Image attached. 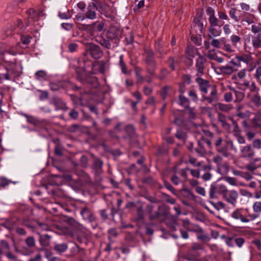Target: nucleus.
Returning <instances> with one entry per match:
<instances>
[{"mask_svg": "<svg viewBox=\"0 0 261 261\" xmlns=\"http://www.w3.org/2000/svg\"><path fill=\"white\" fill-rule=\"evenodd\" d=\"M253 47L257 49L261 47V33L251 37Z\"/></svg>", "mask_w": 261, "mask_h": 261, "instance_id": "15", "label": "nucleus"}, {"mask_svg": "<svg viewBox=\"0 0 261 261\" xmlns=\"http://www.w3.org/2000/svg\"><path fill=\"white\" fill-rule=\"evenodd\" d=\"M25 28V27L24 26V25L22 23V22L20 20L17 19L16 28H14V29H19L20 31H22L24 30Z\"/></svg>", "mask_w": 261, "mask_h": 261, "instance_id": "47", "label": "nucleus"}, {"mask_svg": "<svg viewBox=\"0 0 261 261\" xmlns=\"http://www.w3.org/2000/svg\"><path fill=\"white\" fill-rule=\"evenodd\" d=\"M234 241L236 245L239 247H241L244 243V240L241 238H236L234 239Z\"/></svg>", "mask_w": 261, "mask_h": 261, "instance_id": "49", "label": "nucleus"}, {"mask_svg": "<svg viewBox=\"0 0 261 261\" xmlns=\"http://www.w3.org/2000/svg\"><path fill=\"white\" fill-rule=\"evenodd\" d=\"M31 37L29 36H22L21 37V41L23 44H28L31 41Z\"/></svg>", "mask_w": 261, "mask_h": 261, "instance_id": "45", "label": "nucleus"}, {"mask_svg": "<svg viewBox=\"0 0 261 261\" xmlns=\"http://www.w3.org/2000/svg\"><path fill=\"white\" fill-rule=\"evenodd\" d=\"M238 197L239 193L237 191L228 190L227 189L222 198L226 202L234 207L237 203Z\"/></svg>", "mask_w": 261, "mask_h": 261, "instance_id": "4", "label": "nucleus"}, {"mask_svg": "<svg viewBox=\"0 0 261 261\" xmlns=\"http://www.w3.org/2000/svg\"><path fill=\"white\" fill-rule=\"evenodd\" d=\"M103 163L100 160H96L94 162V166L97 169H100L102 166Z\"/></svg>", "mask_w": 261, "mask_h": 261, "instance_id": "60", "label": "nucleus"}, {"mask_svg": "<svg viewBox=\"0 0 261 261\" xmlns=\"http://www.w3.org/2000/svg\"><path fill=\"white\" fill-rule=\"evenodd\" d=\"M195 190L196 192L200 195L205 196L206 195L205 189L203 187L197 186L195 188Z\"/></svg>", "mask_w": 261, "mask_h": 261, "instance_id": "43", "label": "nucleus"}, {"mask_svg": "<svg viewBox=\"0 0 261 261\" xmlns=\"http://www.w3.org/2000/svg\"><path fill=\"white\" fill-rule=\"evenodd\" d=\"M207 15L208 16V21L210 26H216L218 25V19L215 16V11L211 7H208L206 10Z\"/></svg>", "mask_w": 261, "mask_h": 261, "instance_id": "12", "label": "nucleus"}, {"mask_svg": "<svg viewBox=\"0 0 261 261\" xmlns=\"http://www.w3.org/2000/svg\"><path fill=\"white\" fill-rule=\"evenodd\" d=\"M94 30L97 32H100L104 29V23L102 22H95L94 24Z\"/></svg>", "mask_w": 261, "mask_h": 261, "instance_id": "33", "label": "nucleus"}, {"mask_svg": "<svg viewBox=\"0 0 261 261\" xmlns=\"http://www.w3.org/2000/svg\"><path fill=\"white\" fill-rule=\"evenodd\" d=\"M217 107L219 109L224 112H227L231 109V106L221 103H218L217 104Z\"/></svg>", "mask_w": 261, "mask_h": 261, "instance_id": "28", "label": "nucleus"}, {"mask_svg": "<svg viewBox=\"0 0 261 261\" xmlns=\"http://www.w3.org/2000/svg\"><path fill=\"white\" fill-rule=\"evenodd\" d=\"M91 55L95 59L99 58L101 55V52L99 48L95 46L94 47V49L91 51Z\"/></svg>", "mask_w": 261, "mask_h": 261, "instance_id": "26", "label": "nucleus"}, {"mask_svg": "<svg viewBox=\"0 0 261 261\" xmlns=\"http://www.w3.org/2000/svg\"><path fill=\"white\" fill-rule=\"evenodd\" d=\"M41 255L39 253L36 255L34 257L31 258L28 261H40L41 259Z\"/></svg>", "mask_w": 261, "mask_h": 261, "instance_id": "64", "label": "nucleus"}, {"mask_svg": "<svg viewBox=\"0 0 261 261\" xmlns=\"http://www.w3.org/2000/svg\"><path fill=\"white\" fill-rule=\"evenodd\" d=\"M45 257L49 261H56L57 257L53 255V254L49 251L45 252Z\"/></svg>", "mask_w": 261, "mask_h": 261, "instance_id": "39", "label": "nucleus"}, {"mask_svg": "<svg viewBox=\"0 0 261 261\" xmlns=\"http://www.w3.org/2000/svg\"><path fill=\"white\" fill-rule=\"evenodd\" d=\"M10 79V74L8 71H7L6 73H0V83H2L4 80H9Z\"/></svg>", "mask_w": 261, "mask_h": 261, "instance_id": "46", "label": "nucleus"}, {"mask_svg": "<svg viewBox=\"0 0 261 261\" xmlns=\"http://www.w3.org/2000/svg\"><path fill=\"white\" fill-rule=\"evenodd\" d=\"M251 31L253 34H260L261 33V27L259 24H253L251 26Z\"/></svg>", "mask_w": 261, "mask_h": 261, "instance_id": "25", "label": "nucleus"}, {"mask_svg": "<svg viewBox=\"0 0 261 261\" xmlns=\"http://www.w3.org/2000/svg\"><path fill=\"white\" fill-rule=\"evenodd\" d=\"M22 115L27 118L28 122L32 123L35 126H37L39 124V121L36 118L29 116L25 114H23Z\"/></svg>", "mask_w": 261, "mask_h": 261, "instance_id": "21", "label": "nucleus"}, {"mask_svg": "<svg viewBox=\"0 0 261 261\" xmlns=\"http://www.w3.org/2000/svg\"><path fill=\"white\" fill-rule=\"evenodd\" d=\"M189 96L190 98L193 101H196L198 99V97L196 93L193 91H190L189 92Z\"/></svg>", "mask_w": 261, "mask_h": 261, "instance_id": "55", "label": "nucleus"}, {"mask_svg": "<svg viewBox=\"0 0 261 261\" xmlns=\"http://www.w3.org/2000/svg\"><path fill=\"white\" fill-rule=\"evenodd\" d=\"M205 58L199 55L198 58L196 60V66L197 70V75L200 76L203 73V64L205 62Z\"/></svg>", "mask_w": 261, "mask_h": 261, "instance_id": "13", "label": "nucleus"}, {"mask_svg": "<svg viewBox=\"0 0 261 261\" xmlns=\"http://www.w3.org/2000/svg\"><path fill=\"white\" fill-rule=\"evenodd\" d=\"M144 6V0L140 1L138 4L134 8L135 12H138Z\"/></svg>", "mask_w": 261, "mask_h": 261, "instance_id": "44", "label": "nucleus"}, {"mask_svg": "<svg viewBox=\"0 0 261 261\" xmlns=\"http://www.w3.org/2000/svg\"><path fill=\"white\" fill-rule=\"evenodd\" d=\"M240 193L242 196H245L248 198H251L252 197V193L245 189H240Z\"/></svg>", "mask_w": 261, "mask_h": 261, "instance_id": "41", "label": "nucleus"}, {"mask_svg": "<svg viewBox=\"0 0 261 261\" xmlns=\"http://www.w3.org/2000/svg\"><path fill=\"white\" fill-rule=\"evenodd\" d=\"M179 104L185 108L189 107V102L188 99L183 95H179Z\"/></svg>", "mask_w": 261, "mask_h": 261, "instance_id": "24", "label": "nucleus"}, {"mask_svg": "<svg viewBox=\"0 0 261 261\" xmlns=\"http://www.w3.org/2000/svg\"><path fill=\"white\" fill-rule=\"evenodd\" d=\"M227 187L224 185L221 184H212L211 185L209 190V196L211 199H216L218 195H222L223 197Z\"/></svg>", "mask_w": 261, "mask_h": 261, "instance_id": "3", "label": "nucleus"}, {"mask_svg": "<svg viewBox=\"0 0 261 261\" xmlns=\"http://www.w3.org/2000/svg\"><path fill=\"white\" fill-rule=\"evenodd\" d=\"M218 16L220 19L223 20H226L228 19V16L223 11H219L218 13Z\"/></svg>", "mask_w": 261, "mask_h": 261, "instance_id": "58", "label": "nucleus"}, {"mask_svg": "<svg viewBox=\"0 0 261 261\" xmlns=\"http://www.w3.org/2000/svg\"><path fill=\"white\" fill-rule=\"evenodd\" d=\"M233 46L232 44H230L229 43H225L224 44L223 46V49L227 52L229 53H232L234 51V49L233 48Z\"/></svg>", "mask_w": 261, "mask_h": 261, "instance_id": "34", "label": "nucleus"}, {"mask_svg": "<svg viewBox=\"0 0 261 261\" xmlns=\"http://www.w3.org/2000/svg\"><path fill=\"white\" fill-rule=\"evenodd\" d=\"M251 101L254 103L256 107H259L261 105L260 97L258 95H254Z\"/></svg>", "mask_w": 261, "mask_h": 261, "instance_id": "30", "label": "nucleus"}, {"mask_svg": "<svg viewBox=\"0 0 261 261\" xmlns=\"http://www.w3.org/2000/svg\"><path fill=\"white\" fill-rule=\"evenodd\" d=\"M238 65L234 59H232L225 65L220 67L221 72L225 74H231L237 70Z\"/></svg>", "mask_w": 261, "mask_h": 261, "instance_id": "8", "label": "nucleus"}, {"mask_svg": "<svg viewBox=\"0 0 261 261\" xmlns=\"http://www.w3.org/2000/svg\"><path fill=\"white\" fill-rule=\"evenodd\" d=\"M28 15L29 16L30 19H33L35 21L36 20V16H38L39 14H38L34 9H30L27 12Z\"/></svg>", "mask_w": 261, "mask_h": 261, "instance_id": "32", "label": "nucleus"}, {"mask_svg": "<svg viewBox=\"0 0 261 261\" xmlns=\"http://www.w3.org/2000/svg\"><path fill=\"white\" fill-rule=\"evenodd\" d=\"M184 227L190 231H195L198 233H201L202 232V229L198 227H196L195 228H191L190 227V223L188 220H184L182 221Z\"/></svg>", "mask_w": 261, "mask_h": 261, "instance_id": "16", "label": "nucleus"}, {"mask_svg": "<svg viewBox=\"0 0 261 261\" xmlns=\"http://www.w3.org/2000/svg\"><path fill=\"white\" fill-rule=\"evenodd\" d=\"M247 89H249L252 92H255L256 91V87L254 82L252 81Z\"/></svg>", "mask_w": 261, "mask_h": 261, "instance_id": "52", "label": "nucleus"}, {"mask_svg": "<svg viewBox=\"0 0 261 261\" xmlns=\"http://www.w3.org/2000/svg\"><path fill=\"white\" fill-rule=\"evenodd\" d=\"M49 86L50 89L53 91H57L59 90L61 87L60 85L59 84L51 83L49 84Z\"/></svg>", "mask_w": 261, "mask_h": 261, "instance_id": "51", "label": "nucleus"}, {"mask_svg": "<svg viewBox=\"0 0 261 261\" xmlns=\"http://www.w3.org/2000/svg\"><path fill=\"white\" fill-rule=\"evenodd\" d=\"M236 10L234 8H231L229 10V14L230 17L232 18L234 21H239L238 17L236 15Z\"/></svg>", "mask_w": 261, "mask_h": 261, "instance_id": "36", "label": "nucleus"}, {"mask_svg": "<svg viewBox=\"0 0 261 261\" xmlns=\"http://www.w3.org/2000/svg\"><path fill=\"white\" fill-rule=\"evenodd\" d=\"M75 19L78 21H81L84 20L86 17L85 16V14H82V13H78L75 15Z\"/></svg>", "mask_w": 261, "mask_h": 261, "instance_id": "53", "label": "nucleus"}, {"mask_svg": "<svg viewBox=\"0 0 261 261\" xmlns=\"http://www.w3.org/2000/svg\"><path fill=\"white\" fill-rule=\"evenodd\" d=\"M253 210L255 213L261 212V202H255L252 206Z\"/></svg>", "mask_w": 261, "mask_h": 261, "instance_id": "35", "label": "nucleus"}, {"mask_svg": "<svg viewBox=\"0 0 261 261\" xmlns=\"http://www.w3.org/2000/svg\"><path fill=\"white\" fill-rule=\"evenodd\" d=\"M246 75V70L242 69L239 71L237 73V77L239 79V81L244 80Z\"/></svg>", "mask_w": 261, "mask_h": 261, "instance_id": "40", "label": "nucleus"}, {"mask_svg": "<svg viewBox=\"0 0 261 261\" xmlns=\"http://www.w3.org/2000/svg\"><path fill=\"white\" fill-rule=\"evenodd\" d=\"M211 44L213 46H214L215 47L219 48L221 45V42H220V40H219L218 39H214L212 40V41L211 42Z\"/></svg>", "mask_w": 261, "mask_h": 261, "instance_id": "54", "label": "nucleus"}, {"mask_svg": "<svg viewBox=\"0 0 261 261\" xmlns=\"http://www.w3.org/2000/svg\"><path fill=\"white\" fill-rule=\"evenodd\" d=\"M53 103L57 107V110L64 109L65 107V104L60 99L54 100Z\"/></svg>", "mask_w": 261, "mask_h": 261, "instance_id": "27", "label": "nucleus"}, {"mask_svg": "<svg viewBox=\"0 0 261 261\" xmlns=\"http://www.w3.org/2000/svg\"><path fill=\"white\" fill-rule=\"evenodd\" d=\"M0 255L2 254L3 252L7 251L9 250V246L7 242L4 240L0 241Z\"/></svg>", "mask_w": 261, "mask_h": 261, "instance_id": "22", "label": "nucleus"}, {"mask_svg": "<svg viewBox=\"0 0 261 261\" xmlns=\"http://www.w3.org/2000/svg\"><path fill=\"white\" fill-rule=\"evenodd\" d=\"M196 82L199 85L200 91L202 93V95L208 92L209 89L212 87L211 86L208 82L200 77L196 79Z\"/></svg>", "mask_w": 261, "mask_h": 261, "instance_id": "10", "label": "nucleus"}, {"mask_svg": "<svg viewBox=\"0 0 261 261\" xmlns=\"http://www.w3.org/2000/svg\"><path fill=\"white\" fill-rule=\"evenodd\" d=\"M58 16L60 18L63 19H68L71 17V15L66 12H59Z\"/></svg>", "mask_w": 261, "mask_h": 261, "instance_id": "38", "label": "nucleus"}, {"mask_svg": "<svg viewBox=\"0 0 261 261\" xmlns=\"http://www.w3.org/2000/svg\"><path fill=\"white\" fill-rule=\"evenodd\" d=\"M253 146L256 148H261V141L259 139H255L253 142Z\"/></svg>", "mask_w": 261, "mask_h": 261, "instance_id": "57", "label": "nucleus"}, {"mask_svg": "<svg viewBox=\"0 0 261 261\" xmlns=\"http://www.w3.org/2000/svg\"><path fill=\"white\" fill-rule=\"evenodd\" d=\"M68 248L67 245L65 243L57 244L55 245L54 249L59 253L65 252Z\"/></svg>", "mask_w": 261, "mask_h": 261, "instance_id": "18", "label": "nucleus"}, {"mask_svg": "<svg viewBox=\"0 0 261 261\" xmlns=\"http://www.w3.org/2000/svg\"><path fill=\"white\" fill-rule=\"evenodd\" d=\"M231 217L235 220H240L243 223H248L255 220L257 216L249 214L247 209L237 208L231 214Z\"/></svg>", "mask_w": 261, "mask_h": 261, "instance_id": "1", "label": "nucleus"}, {"mask_svg": "<svg viewBox=\"0 0 261 261\" xmlns=\"http://www.w3.org/2000/svg\"><path fill=\"white\" fill-rule=\"evenodd\" d=\"M186 53L190 60H192L193 58H194L196 55H198L197 49L191 46H188L187 47Z\"/></svg>", "mask_w": 261, "mask_h": 261, "instance_id": "17", "label": "nucleus"}, {"mask_svg": "<svg viewBox=\"0 0 261 261\" xmlns=\"http://www.w3.org/2000/svg\"><path fill=\"white\" fill-rule=\"evenodd\" d=\"M202 179L205 180H209L212 178V174L209 172L205 173L202 176Z\"/></svg>", "mask_w": 261, "mask_h": 261, "instance_id": "63", "label": "nucleus"}, {"mask_svg": "<svg viewBox=\"0 0 261 261\" xmlns=\"http://www.w3.org/2000/svg\"><path fill=\"white\" fill-rule=\"evenodd\" d=\"M171 180L175 185H178L180 182V179L176 175H174L172 177Z\"/></svg>", "mask_w": 261, "mask_h": 261, "instance_id": "62", "label": "nucleus"}, {"mask_svg": "<svg viewBox=\"0 0 261 261\" xmlns=\"http://www.w3.org/2000/svg\"><path fill=\"white\" fill-rule=\"evenodd\" d=\"M77 48V44L74 43H72L69 44L68 49L71 53L74 52Z\"/></svg>", "mask_w": 261, "mask_h": 261, "instance_id": "56", "label": "nucleus"}, {"mask_svg": "<svg viewBox=\"0 0 261 261\" xmlns=\"http://www.w3.org/2000/svg\"><path fill=\"white\" fill-rule=\"evenodd\" d=\"M241 156L244 158H252L254 154V151L250 145L242 146L240 148Z\"/></svg>", "mask_w": 261, "mask_h": 261, "instance_id": "11", "label": "nucleus"}, {"mask_svg": "<svg viewBox=\"0 0 261 261\" xmlns=\"http://www.w3.org/2000/svg\"><path fill=\"white\" fill-rule=\"evenodd\" d=\"M9 180L5 177H0V188H4L9 184Z\"/></svg>", "mask_w": 261, "mask_h": 261, "instance_id": "37", "label": "nucleus"}, {"mask_svg": "<svg viewBox=\"0 0 261 261\" xmlns=\"http://www.w3.org/2000/svg\"><path fill=\"white\" fill-rule=\"evenodd\" d=\"M210 95L208 96L203 94L202 95L201 101H207L208 103H211L213 101L218 100L217 92L215 87H212L208 90Z\"/></svg>", "mask_w": 261, "mask_h": 261, "instance_id": "9", "label": "nucleus"}, {"mask_svg": "<svg viewBox=\"0 0 261 261\" xmlns=\"http://www.w3.org/2000/svg\"><path fill=\"white\" fill-rule=\"evenodd\" d=\"M239 83L240 86L244 87L243 89L244 90H246L248 87L250 82L244 79L241 81H239Z\"/></svg>", "mask_w": 261, "mask_h": 261, "instance_id": "42", "label": "nucleus"}, {"mask_svg": "<svg viewBox=\"0 0 261 261\" xmlns=\"http://www.w3.org/2000/svg\"><path fill=\"white\" fill-rule=\"evenodd\" d=\"M25 243L27 246L30 248L35 246V241L33 237H29L25 239Z\"/></svg>", "mask_w": 261, "mask_h": 261, "instance_id": "31", "label": "nucleus"}, {"mask_svg": "<svg viewBox=\"0 0 261 261\" xmlns=\"http://www.w3.org/2000/svg\"><path fill=\"white\" fill-rule=\"evenodd\" d=\"M36 78L40 81H44L46 80V73L43 70H39L35 73Z\"/></svg>", "mask_w": 261, "mask_h": 261, "instance_id": "19", "label": "nucleus"}, {"mask_svg": "<svg viewBox=\"0 0 261 261\" xmlns=\"http://www.w3.org/2000/svg\"><path fill=\"white\" fill-rule=\"evenodd\" d=\"M254 197L256 199H260L261 198V183L259 186L258 189L254 194Z\"/></svg>", "mask_w": 261, "mask_h": 261, "instance_id": "61", "label": "nucleus"}, {"mask_svg": "<svg viewBox=\"0 0 261 261\" xmlns=\"http://www.w3.org/2000/svg\"><path fill=\"white\" fill-rule=\"evenodd\" d=\"M228 147L233 150L235 152H237V148L234 146L233 142L231 140L223 142V144L217 149V150L224 156L227 157L229 154L228 152Z\"/></svg>", "mask_w": 261, "mask_h": 261, "instance_id": "7", "label": "nucleus"}, {"mask_svg": "<svg viewBox=\"0 0 261 261\" xmlns=\"http://www.w3.org/2000/svg\"><path fill=\"white\" fill-rule=\"evenodd\" d=\"M81 214L83 216V217L85 219H87L89 218V217L90 215V214L89 212L88 211V210L87 208H84L81 212Z\"/></svg>", "mask_w": 261, "mask_h": 261, "instance_id": "50", "label": "nucleus"}, {"mask_svg": "<svg viewBox=\"0 0 261 261\" xmlns=\"http://www.w3.org/2000/svg\"><path fill=\"white\" fill-rule=\"evenodd\" d=\"M224 100L226 102H230L232 100V95L231 92H226L224 95Z\"/></svg>", "mask_w": 261, "mask_h": 261, "instance_id": "48", "label": "nucleus"}, {"mask_svg": "<svg viewBox=\"0 0 261 261\" xmlns=\"http://www.w3.org/2000/svg\"><path fill=\"white\" fill-rule=\"evenodd\" d=\"M223 29L225 35H229L231 33V30L229 24H226L224 25Z\"/></svg>", "mask_w": 261, "mask_h": 261, "instance_id": "59", "label": "nucleus"}, {"mask_svg": "<svg viewBox=\"0 0 261 261\" xmlns=\"http://www.w3.org/2000/svg\"><path fill=\"white\" fill-rule=\"evenodd\" d=\"M224 179L226 182L231 186H236L237 185V181L235 178L227 176L224 177Z\"/></svg>", "mask_w": 261, "mask_h": 261, "instance_id": "29", "label": "nucleus"}, {"mask_svg": "<svg viewBox=\"0 0 261 261\" xmlns=\"http://www.w3.org/2000/svg\"><path fill=\"white\" fill-rule=\"evenodd\" d=\"M105 4L102 3H98L96 5L94 4L93 3H92V6L89 5L88 7V10L87 12L85 13V16L86 18H88L90 19H94L96 18V13L94 11V9H96L97 10L101 8L102 10L104 9L105 7Z\"/></svg>", "mask_w": 261, "mask_h": 261, "instance_id": "6", "label": "nucleus"}, {"mask_svg": "<svg viewBox=\"0 0 261 261\" xmlns=\"http://www.w3.org/2000/svg\"><path fill=\"white\" fill-rule=\"evenodd\" d=\"M234 59L238 66L241 62L245 63L249 67V71L253 70L256 65V61L250 54H241L237 56Z\"/></svg>", "mask_w": 261, "mask_h": 261, "instance_id": "2", "label": "nucleus"}, {"mask_svg": "<svg viewBox=\"0 0 261 261\" xmlns=\"http://www.w3.org/2000/svg\"><path fill=\"white\" fill-rule=\"evenodd\" d=\"M213 162L217 165L218 172L221 174H225L228 171V165L220 155H216L213 158Z\"/></svg>", "mask_w": 261, "mask_h": 261, "instance_id": "5", "label": "nucleus"}, {"mask_svg": "<svg viewBox=\"0 0 261 261\" xmlns=\"http://www.w3.org/2000/svg\"><path fill=\"white\" fill-rule=\"evenodd\" d=\"M209 37L214 38L219 36L221 34V27L218 25L216 26H210L208 28Z\"/></svg>", "mask_w": 261, "mask_h": 261, "instance_id": "14", "label": "nucleus"}, {"mask_svg": "<svg viewBox=\"0 0 261 261\" xmlns=\"http://www.w3.org/2000/svg\"><path fill=\"white\" fill-rule=\"evenodd\" d=\"M230 41L232 44V45L236 47L238 45L240 44L241 43V38L236 35H232L230 37Z\"/></svg>", "mask_w": 261, "mask_h": 261, "instance_id": "20", "label": "nucleus"}, {"mask_svg": "<svg viewBox=\"0 0 261 261\" xmlns=\"http://www.w3.org/2000/svg\"><path fill=\"white\" fill-rule=\"evenodd\" d=\"M119 66L121 67L122 72L124 74L128 73L127 71V67L124 61H123V56L120 55L119 57Z\"/></svg>", "mask_w": 261, "mask_h": 261, "instance_id": "23", "label": "nucleus"}]
</instances>
